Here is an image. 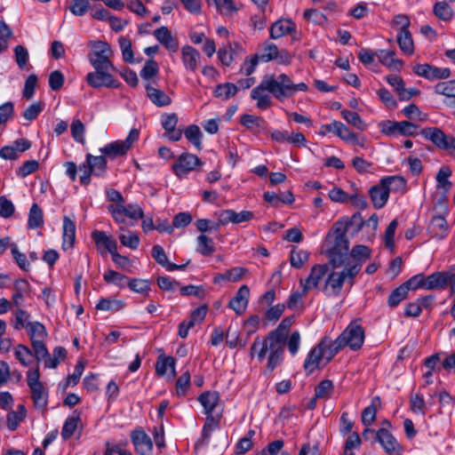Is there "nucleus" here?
I'll return each instance as SVG.
<instances>
[{
	"instance_id": "obj_1",
	"label": "nucleus",
	"mask_w": 455,
	"mask_h": 455,
	"mask_svg": "<svg viewBox=\"0 0 455 455\" xmlns=\"http://www.w3.org/2000/svg\"><path fill=\"white\" fill-rule=\"evenodd\" d=\"M285 341L270 334L263 338H256L251 346L250 355L256 356L259 362L267 358L266 371L272 372L283 361Z\"/></svg>"
},
{
	"instance_id": "obj_2",
	"label": "nucleus",
	"mask_w": 455,
	"mask_h": 455,
	"mask_svg": "<svg viewBox=\"0 0 455 455\" xmlns=\"http://www.w3.org/2000/svg\"><path fill=\"white\" fill-rule=\"evenodd\" d=\"M264 78L267 92L281 101L291 97L299 91L306 92L308 88L305 83L294 84L286 74L270 75Z\"/></svg>"
},
{
	"instance_id": "obj_3",
	"label": "nucleus",
	"mask_w": 455,
	"mask_h": 455,
	"mask_svg": "<svg viewBox=\"0 0 455 455\" xmlns=\"http://www.w3.org/2000/svg\"><path fill=\"white\" fill-rule=\"evenodd\" d=\"M361 270V264H346L341 271H331L326 275L325 282L323 285V291L329 296H339L346 280L353 284L355 276Z\"/></svg>"
},
{
	"instance_id": "obj_4",
	"label": "nucleus",
	"mask_w": 455,
	"mask_h": 455,
	"mask_svg": "<svg viewBox=\"0 0 455 455\" xmlns=\"http://www.w3.org/2000/svg\"><path fill=\"white\" fill-rule=\"evenodd\" d=\"M326 242L330 244L327 253L330 258V262L334 268L340 267L346 263L348 259V240L347 238L345 230L337 228L333 235L327 236Z\"/></svg>"
},
{
	"instance_id": "obj_5",
	"label": "nucleus",
	"mask_w": 455,
	"mask_h": 455,
	"mask_svg": "<svg viewBox=\"0 0 455 455\" xmlns=\"http://www.w3.org/2000/svg\"><path fill=\"white\" fill-rule=\"evenodd\" d=\"M27 382L31 391V398L36 408L44 410L47 406L48 394L40 381L39 368L30 369L27 372Z\"/></svg>"
},
{
	"instance_id": "obj_6",
	"label": "nucleus",
	"mask_w": 455,
	"mask_h": 455,
	"mask_svg": "<svg viewBox=\"0 0 455 455\" xmlns=\"http://www.w3.org/2000/svg\"><path fill=\"white\" fill-rule=\"evenodd\" d=\"M337 339L343 347L358 350L364 341V331L357 321L351 322Z\"/></svg>"
},
{
	"instance_id": "obj_7",
	"label": "nucleus",
	"mask_w": 455,
	"mask_h": 455,
	"mask_svg": "<svg viewBox=\"0 0 455 455\" xmlns=\"http://www.w3.org/2000/svg\"><path fill=\"white\" fill-rule=\"evenodd\" d=\"M139 139V131L132 129L124 140H116L100 148V151L107 157L114 159L124 156Z\"/></svg>"
},
{
	"instance_id": "obj_8",
	"label": "nucleus",
	"mask_w": 455,
	"mask_h": 455,
	"mask_svg": "<svg viewBox=\"0 0 455 455\" xmlns=\"http://www.w3.org/2000/svg\"><path fill=\"white\" fill-rule=\"evenodd\" d=\"M329 267L326 264H316L312 267L308 276L300 280V285L303 288V293L307 294L309 291L317 289L322 280L325 277Z\"/></svg>"
},
{
	"instance_id": "obj_9",
	"label": "nucleus",
	"mask_w": 455,
	"mask_h": 455,
	"mask_svg": "<svg viewBox=\"0 0 455 455\" xmlns=\"http://www.w3.org/2000/svg\"><path fill=\"white\" fill-rule=\"evenodd\" d=\"M202 162L193 154L182 153L172 164V170L176 176L182 178L189 172L196 170V166H201Z\"/></svg>"
},
{
	"instance_id": "obj_10",
	"label": "nucleus",
	"mask_w": 455,
	"mask_h": 455,
	"mask_svg": "<svg viewBox=\"0 0 455 455\" xmlns=\"http://www.w3.org/2000/svg\"><path fill=\"white\" fill-rule=\"evenodd\" d=\"M110 71L111 70L109 69H95L94 72L87 74L86 81L88 84L93 88H100L103 86L117 88L119 86V83L114 79Z\"/></svg>"
},
{
	"instance_id": "obj_11",
	"label": "nucleus",
	"mask_w": 455,
	"mask_h": 455,
	"mask_svg": "<svg viewBox=\"0 0 455 455\" xmlns=\"http://www.w3.org/2000/svg\"><path fill=\"white\" fill-rule=\"evenodd\" d=\"M216 219H220V224L224 226L228 223L240 224L247 222L253 219L254 213L251 211H242L236 212L234 210H221L214 213Z\"/></svg>"
},
{
	"instance_id": "obj_12",
	"label": "nucleus",
	"mask_w": 455,
	"mask_h": 455,
	"mask_svg": "<svg viewBox=\"0 0 455 455\" xmlns=\"http://www.w3.org/2000/svg\"><path fill=\"white\" fill-rule=\"evenodd\" d=\"M375 442L379 443L388 455L396 454L397 451H402L395 436L386 427H381L376 431Z\"/></svg>"
},
{
	"instance_id": "obj_13",
	"label": "nucleus",
	"mask_w": 455,
	"mask_h": 455,
	"mask_svg": "<svg viewBox=\"0 0 455 455\" xmlns=\"http://www.w3.org/2000/svg\"><path fill=\"white\" fill-rule=\"evenodd\" d=\"M131 439L138 453L140 455H153V443L144 431L134 430L131 434Z\"/></svg>"
},
{
	"instance_id": "obj_14",
	"label": "nucleus",
	"mask_w": 455,
	"mask_h": 455,
	"mask_svg": "<svg viewBox=\"0 0 455 455\" xmlns=\"http://www.w3.org/2000/svg\"><path fill=\"white\" fill-rule=\"evenodd\" d=\"M323 345L324 342H319V344L308 353L303 365L307 374H311L315 370L321 368L322 363L323 364L324 363L325 359L320 349Z\"/></svg>"
},
{
	"instance_id": "obj_15",
	"label": "nucleus",
	"mask_w": 455,
	"mask_h": 455,
	"mask_svg": "<svg viewBox=\"0 0 455 455\" xmlns=\"http://www.w3.org/2000/svg\"><path fill=\"white\" fill-rule=\"evenodd\" d=\"M181 60L187 70L196 72L201 60L200 52L190 45H184L181 48Z\"/></svg>"
},
{
	"instance_id": "obj_16",
	"label": "nucleus",
	"mask_w": 455,
	"mask_h": 455,
	"mask_svg": "<svg viewBox=\"0 0 455 455\" xmlns=\"http://www.w3.org/2000/svg\"><path fill=\"white\" fill-rule=\"evenodd\" d=\"M156 39L162 44L169 52H175L179 49V42L174 37L169 28L165 26H162L156 28L154 33Z\"/></svg>"
},
{
	"instance_id": "obj_17",
	"label": "nucleus",
	"mask_w": 455,
	"mask_h": 455,
	"mask_svg": "<svg viewBox=\"0 0 455 455\" xmlns=\"http://www.w3.org/2000/svg\"><path fill=\"white\" fill-rule=\"evenodd\" d=\"M250 296V289L247 285H242L235 296L230 299L228 306L232 308L237 315H242L248 305Z\"/></svg>"
},
{
	"instance_id": "obj_18",
	"label": "nucleus",
	"mask_w": 455,
	"mask_h": 455,
	"mask_svg": "<svg viewBox=\"0 0 455 455\" xmlns=\"http://www.w3.org/2000/svg\"><path fill=\"white\" fill-rule=\"evenodd\" d=\"M369 195L372 204L376 209L383 208L389 197V194L381 180L379 184L370 188Z\"/></svg>"
},
{
	"instance_id": "obj_19",
	"label": "nucleus",
	"mask_w": 455,
	"mask_h": 455,
	"mask_svg": "<svg viewBox=\"0 0 455 455\" xmlns=\"http://www.w3.org/2000/svg\"><path fill=\"white\" fill-rule=\"evenodd\" d=\"M422 135L432 141L437 148L446 149L449 136L445 135L444 132L436 127H430L422 130Z\"/></svg>"
},
{
	"instance_id": "obj_20",
	"label": "nucleus",
	"mask_w": 455,
	"mask_h": 455,
	"mask_svg": "<svg viewBox=\"0 0 455 455\" xmlns=\"http://www.w3.org/2000/svg\"><path fill=\"white\" fill-rule=\"evenodd\" d=\"M62 237L63 250H68L74 245L76 239V225L74 221L68 216L63 218Z\"/></svg>"
},
{
	"instance_id": "obj_21",
	"label": "nucleus",
	"mask_w": 455,
	"mask_h": 455,
	"mask_svg": "<svg viewBox=\"0 0 455 455\" xmlns=\"http://www.w3.org/2000/svg\"><path fill=\"white\" fill-rule=\"evenodd\" d=\"M92 237L98 248L104 247L111 255L117 251V243L105 232L95 230L92 233Z\"/></svg>"
},
{
	"instance_id": "obj_22",
	"label": "nucleus",
	"mask_w": 455,
	"mask_h": 455,
	"mask_svg": "<svg viewBox=\"0 0 455 455\" xmlns=\"http://www.w3.org/2000/svg\"><path fill=\"white\" fill-rule=\"evenodd\" d=\"M320 342H324V345L320 348L325 359L323 365L328 363L343 348L338 339L331 340L330 338L324 337Z\"/></svg>"
},
{
	"instance_id": "obj_23",
	"label": "nucleus",
	"mask_w": 455,
	"mask_h": 455,
	"mask_svg": "<svg viewBox=\"0 0 455 455\" xmlns=\"http://www.w3.org/2000/svg\"><path fill=\"white\" fill-rule=\"evenodd\" d=\"M449 272H435L427 276V290H443L448 286Z\"/></svg>"
},
{
	"instance_id": "obj_24",
	"label": "nucleus",
	"mask_w": 455,
	"mask_h": 455,
	"mask_svg": "<svg viewBox=\"0 0 455 455\" xmlns=\"http://www.w3.org/2000/svg\"><path fill=\"white\" fill-rule=\"evenodd\" d=\"M294 25L289 20H280L272 24L270 28V37L278 39L293 31Z\"/></svg>"
},
{
	"instance_id": "obj_25",
	"label": "nucleus",
	"mask_w": 455,
	"mask_h": 455,
	"mask_svg": "<svg viewBox=\"0 0 455 455\" xmlns=\"http://www.w3.org/2000/svg\"><path fill=\"white\" fill-rule=\"evenodd\" d=\"M146 90L148 97L157 107H164L171 104V98L164 91L150 85H148Z\"/></svg>"
},
{
	"instance_id": "obj_26",
	"label": "nucleus",
	"mask_w": 455,
	"mask_h": 455,
	"mask_svg": "<svg viewBox=\"0 0 455 455\" xmlns=\"http://www.w3.org/2000/svg\"><path fill=\"white\" fill-rule=\"evenodd\" d=\"M380 180L386 187L388 194L390 192L403 193L406 190V180L402 176H388Z\"/></svg>"
},
{
	"instance_id": "obj_27",
	"label": "nucleus",
	"mask_w": 455,
	"mask_h": 455,
	"mask_svg": "<svg viewBox=\"0 0 455 455\" xmlns=\"http://www.w3.org/2000/svg\"><path fill=\"white\" fill-rule=\"evenodd\" d=\"M113 54H89V61L94 68V69H109L115 70L110 59Z\"/></svg>"
},
{
	"instance_id": "obj_28",
	"label": "nucleus",
	"mask_w": 455,
	"mask_h": 455,
	"mask_svg": "<svg viewBox=\"0 0 455 455\" xmlns=\"http://www.w3.org/2000/svg\"><path fill=\"white\" fill-rule=\"evenodd\" d=\"M376 56L381 64L388 68L399 69L403 65L401 60L395 59L394 51L379 50L376 52Z\"/></svg>"
},
{
	"instance_id": "obj_29",
	"label": "nucleus",
	"mask_w": 455,
	"mask_h": 455,
	"mask_svg": "<svg viewBox=\"0 0 455 455\" xmlns=\"http://www.w3.org/2000/svg\"><path fill=\"white\" fill-rule=\"evenodd\" d=\"M219 394L217 392L206 391L201 394L198 401L203 405L205 414H211L219 402Z\"/></svg>"
},
{
	"instance_id": "obj_30",
	"label": "nucleus",
	"mask_w": 455,
	"mask_h": 455,
	"mask_svg": "<svg viewBox=\"0 0 455 455\" xmlns=\"http://www.w3.org/2000/svg\"><path fill=\"white\" fill-rule=\"evenodd\" d=\"M26 329L31 343L37 340H45L47 338L45 327L39 322L28 323Z\"/></svg>"
},
{
	"instance_id": "obj_31",
	"label": "nucleus",
	"mask_w": 455,
	"mask_h": 455,
	"mask_svg": "<svg viewBox=\"0 0 455 455\" xmlns=\"http://www.w3.org/2000/svg\"><path fill=\"white\" fill-rule=\"evenodd\" d=\"M379 403V397L375 396L372 398L371 403L362 411V423L365 427L371 426L375 421L378 411L377 406Z\"/></svg>"
},
{
	"instance_id": "obj_32",
	"label": "nucleus",
	"mask_w": 455,
	"mask_h": 455,
	"mask_svg": "<svg viewBox=\"0 0 455 455\" xmlns=\"http://www.w3.org/2000/svg\"><path fill=\"white\" fill-rule=\"evenodd\" d=\"M80 420L79 413L76 411L66 419L61 431V437L64 440L69 439L75 434Z\"/></svg>"
},
{
	"instance_id": "obj_33",
	"label": "nucleus",
	"mask_w": 455,
	"mask_h": 455,
	"mask_svg": "<svg viewBox=\"0 0 455 455\" xmlns=\"http://www.w3.org/2000/svg\"><path fill=\"white\" fill-rule=\"evenodd\" d=\"M26 412L25 406L19 404L16 411H12L7 414V427L11 431L16 430L19 424L26 418Z\"/></svg>"
},
{
	"instance_id": "obj_34",
	"label": "nucleus",
	"mask_w": 455,
	"mask_h": 455,
	"mask_svg": "<svg viewBox=\"0 0 455 455\" xmlns=\"http://www.w3.org/2000/svg\"><path fill=\"white\" fill-rule=\"evenodd\" d=\"M105 156H94L91 154L86 156V163L90 164L93 171V175L102 176L107 168V161Z\"/></svg>"
},
{
	"instance_id": "obj_35",
	"label": "nucleus",
	"mask_w": 455,
	"mask_h": 455,
	"mask_svg": "<svg viewBox=\"0 0 455 455\" xmlns=\"http://www.w3.org/2000/svg\"><path fill=\"white\" fill-rule=\"evenodd\" d=\"M196 251L203 256H211L215 251L213 240L205 235H200L196 238Z\"/></svg>"
},
{
	"instance_id": "obj_36",
	"label": "nucleus",
	"mask_w": 455,
	"mask_h": 455,
	"mask_svg": "<svg viewBox=\"0 0 455 455\" xmlns=\"http://www.w3.org/2000/svg\"><path fill=\"white\" fill-rule=\"evenodd\" d=\"M170 369L172 371V377H174L175 372V359L172 356H160L157 359L156 364V372L159 376L166 374L167 370Z\"/></svg>"
},
{
	"instance_id": "obj_37",
	"label": "nucleus",
	"mask_w": 455,
	"mask_h": 455,
	"mask_svg": "<svg viewBox=\"0 0 455 455\" xmlns=\"http://www.w3.org/2000/svg\"><path fill=\"white\" fill-rule=\"evenodd\" d=\"M434 14L443 21L451 20L453 17V10L445 1L436 2L433 8Z\"/></svg>"
},
{
	"instance_id": "obj_38",
	"label": "nucleus",
	"mask_w": 455,
	"mask_h": 455,
	"mask_svg": "<svg viewBox=\"0 0 455 455\" xmlns=\"http://www.w3.org/2000/svg\"><path fill=\"white\" fill-rule=\"evenodd\" d=\"M119 230H120V235H119L120 243L124 246L128 247L130 249H132V250L137 249L140 244L139 236L136 234L124 229V228H123V227H121L119 228Z\"/></svg>"
},
{
	"instance_id": "obj_39",
	"label": "nucleus",
	"mask_w": 455,
	"mask_h": 455,
	"mask_svg": "<svg viewBox=\"0 0 455 455\" xmlns=\"http://www.w3.org/2000/svg\"><path fill=\"white\" fill-rule=\"evenodd\" d=\"M44 223L43 211L37 204H33L28 215V226L35 229L40 228Z\"/></svg>"
},
{
	"instance_id": "obj_40",
	"label": "nucleus",
	"mask_w": 455,
	"mask_h": 455,
	"mask_svg": "<svg viewBox=\"0 0 455 455\" xmlns=\"http://www.w3.org/2000/svg\"><path fill=\"white\" fill-rule=\"evenodd\" d=\"M341 116L351 125L355 127L359 131H364L367 127L365 122L361 116L354 111L343 109L340 112Z\"/></svg>"
},
{
	"instance_id": "obj_41",
	"label": "nucleus",
	"mask_w": 455,
	"mask_h": 455,
	"mask_svg": "<svg viewBox=\"0 0 455 455\" xmlns=\"http://www.w3.org/2000/svg\"><path fill=\"white\" fill-rule=\"evenodd\" d=\"M397 43L402 52L405 54H411L413 52V40L409 30L400 31L397 36Z\"/></svg>"
},
{
	"instance_id": "obj_42",
	"label": "nucleus",
	"mask_w": 455,
	"mask_h": 455,
	"mask_svg": "<svg viewBox=\"0 0 455 455\" xmlns=\"http://www.w3.org/2000/svg\"><path fill=\"white\" fill-rule=\"evenodd\" d=\"M185 137L196 147L197 150L202 149L203 134L199 127L196 124L189 125L184 131Z\"/></svg>"
},
{
	"instance_id": "obj_43",
	"label": "nucleus",
	"mask_w": 455,
	"mask_h": 455,
	"mask_svg": "<svg viewBox=\"0 0 455 455\" xmlns=\"http://www.w3.org/2000/svg\"><path fill=\"white\" fill-rule=\"evenodd\" d=\"M14 355L23 366H29L32 363L33 352L25 345L19 344L15 347Z\"/></svg>"
},
{
	"instance_id": "obj_44",
	"label": "nucleus",
	"mask_w": 455,
	"mask_h": 455,
	"mask_svg": "<svg viewBox=\"0 0 455 455\" xmlns=\"http://www.w3.org/2000/svg\"><path fill=\"white\" fill-rule=\"evenodd\" d=\"M309 253L301 249L293 248L290 253V262L291 267L300 268L308 260Z\"/></svg>"
},
{
	"instance_id": "obj_45",
	"label": "nucleus",
	"mask_w": 455,
	"mask_h": 455,
	"mask_svg": "<svg viewBox=\"0 0 455 455\" xmlns=\"http://www.w3.org/2000/svg\"><path fill=\"white\" fill-rule=\"evenodd\" d=\"M451 175V170L447 167H442L436 175V181L438 188H442L444 193H447L452 187L451 182L449 180V177Z\"/></svg>"
},
{
	"instance_id": "obj_46",
	"label": "nucleus",
	"mask_w": 455,
	"mask_h": 455,
	"mask_svg": "<svg viewBox=\"0 0 455 455\" xmlns=\"http://www.w3.org/2000/svg\"><path fill=\"white\" fill-rule=\"evenodd\" d=\"M294 322L293 317L289 316L282 320L276 329L269 331L268 333L286 341L288 338L289 329Z\"/></svg>"
},
{
	"instance_id": "obj_47",
	"label": "nucleus",
	"mask_w": 455,
	"mask_h": 455,
	"mask_svg": "<svg viewBox=\"0 0 455 455\" xmlns=\"http://www.w3.org/2000/svg\"><path fill=\"white\" fill-rule=\"evenodd\" d=\"M214 92L216 97L228 100L236 94L237 86L232 83L221 84L217 85Z\"/></svg>"
},
{
	"instance_id": "obj_48",
	"label": "nucleus",
	"mask_w": 455,
	"mask_h": 455,
	"mask_svg": "<svg viewBox=\"0 0 455 455\" xmlns=\"http://www.w3.org/2000/svg\"><path fill=\"white\" fill-rule=\"evenodd\" d=\"M124 307L123 300L101 299L96 305V308L104 311L117 312Z\"/></svg>"
},
{
	"instance_id": "obj_49",
	"label": "nucleus",
	"mask_w": 455,
	"mask_h": 455,
	"mask_svg": "<svg viewBox=\"0 0 455 455\" xmlns=\"http://www.w3.org/2000/svg\"><path fill=\"white\" fill-rule=\"evenodd\" d=\"M350 256L353 258V262L351 264L358 262L362 265V261L370 259L371 250L365 245H355L353 247Z\"/></svg>"
},
{
	"instance_id": "obj_50",
	"label": "nucleus",
	"mask_w": 455,
	"mask_h": 455,
	"mask_svg": "<svg viewBox=\"0 0 455 455\" xmlns=\"http://www.w3.org/2000/svg\"><path fill=\"white\" fill-rule=\"evenodd\" d=\"M334 387L331 380L323 379L322 380L315 388V397H319L320 399H327L333 393Z\"/></svg>"
},
{
	"instance_id": "obj_51",
	"label": "nucleus",
	"mask_w": 455,
	"mask_h": 455,
	"mask_svg": "<svg viewBox=\"0 0 455 455\" xmlns=\"http://www.w3.org/2000/svg\"><path fill=\"white\" fill-rule=\"evenodd\" d=\"M91 7L89 0H71L69 11L75 16H84Z\"/></svg>"
},
{
	"instance_id": "obj_52",
	"label": "nucleus",
	"mask_w": 455,
	"mask_h": 455,
	"mask_svg": "<svg viewBox=\"0 0 455 455\" xmlns=\"http://www.w3.org/2000/svg\"><path fill=\"white\" fill-rule=\"evenodd\" d=\"M435 92L445 98L455 97V80L438 83L435 86Z\"/></svg>"
},
{
	"instance_id": "obj_53",
	"label": "nucleus",
	"mask_w": 455,
	"mask_h": 455,
	"mask_svg": "<svg viewBox=\"0 0 455 455\" xmlns=\"http://www.w3.org/2000/svg\"><path fill=\"white\" fill-rule=\"evenodd\" d=\"M430 228L435 235L443 237L447 230V221L441 215L435 216L431 220Z\"/></svg>"
},
{
	"instance_id": "obj_54",
	"label": "nucleus",
	"mask_w": 455,
	"mask_h": 455,
	"mask_svg": "<svg viewBox=\"0 0 455 455\" xmlns=\"http://www.w3.org/2000/svg\"><path fill=\"white\" fill-rule=\"evenodd\" d=\"M119 46L122 51L123 59L124 61L128 63H133L134 58H133V52L132 49V42L130 39L121 36L118 40Z\"/></svg>"
},
{
	"instance_id": "obj_55",
	"label": "nucleus",
	"mask_w": 455,
	"mask_h": 455,
	"mask_svg": "<svg viewBox=\"0 0 455 455\" xmlns=\"http://www.w3.org/2000/svg\"><path fill=\"white\" fill-rule=\"evenodd\" d=\"M15 320L13 323V328L15 330H21L23 328H27V324L30 318V315L28 311L21 308H15L13 311Z\"/></svg>"
},
{
	"instance_id": "obj_56",
	"label": "nucleus",
	"mask_w": 455,
	"mask_h": 455,
	"mask_svg": "<svg viewBox=\"0 0 455 455\" xmlns=\"http://www.w3.org/2000/svg\"><path fill=\"white\" fill-rule=\"evenodd\" d=\"M407 294L408 288L403 283L392 291L388 298V305L390 307L397 306L403 299L407 297Z\"/></svg>"
},
{
	"instance_id": "obj_57",
	"label": "nucleus",
	"mask_w": 455,
	"mask_h": 455,
	"mask_svg": "<svg viewBox=\"0 0 455 455\" xmlns=\"http://www.w3.org/2000/svg\"><path fill=\"white\" fill-rule=\"evenodd\" d=\"M103 278L106 283H114L120 287H124L127 284L126 276L114 270H108L104 274Z\"/></svg>"
},
{
	"instance_id": "obj_58",
	"label": "nucleus",
	"mask_w": 455,
	"mask_h": 455,
	"mask_svg": "<svg viewBox=\"0 0 455 455\" xmlns=\"http://www.w3.org/2000/svg\"><path fill=\"white\" fill-rule=\"evenodd\" d=\"M108 210L113 219L117 223H124V212H125V205L124 202L122 203H115L111 204L108 206Z\"/></svg>"
},
{
	"instance_id": "obj_59",
	"label": "nucleus",
	"mask_w": 455,
	"mask_h": 455,
	"mask_svg": "<svg viewBox=\"0 0 455 455\" xmlns=\"http://www.w3.org/2000/svg\"><path fill=\"white\" fill-rule=\"evenodd\" d=\"M190 387V373L183 372L176 381V393L179 396H184Z\"/></svg>"
},
{
	"instance_id": "obj_60",
	"label": "nucleus",
	"mask_w": 455,
	"mask_h": 455,
	"mask_svg": "<svg viewBox=\"0 0 455 455\" xmlns=\"http://www.w3.org/2000/svg\"><path fill=\"white\" fill-rule=\"evenodd\" d=\"M398 226V221L397 220H393L389 225L387 226V228H386V231H385V245L387 249H389L390 251H394L395 249V240H394V237H395V229Z\"/></svg>"
},
{
	"instance_id": "obj_61",
	"label": "nucleus",
	"mask_w": 455,
	"mask_h": 455,
	"mask_svg": "<svg viewBox=\"0 0 455 455\" xmlns=\"http://www.w3.org/2000/svg\"><path fill=\"white\" fill-rule=\"evenodd\" d=\"M221 226L224 225L220 224V219H217L216 222H212V220L207 219H199L196 222V228L202 233L218 230Z\"/></svg>"
},
{
	"instance_id": "obj_62",
	"label": "nucleus",
	"mask_w": 455,
	"mask_h": 455,
	"mask_svg": "<svg viewBox=\"0 0 455 455\" xmlns=\"http://www.w3.org/2000/svg\"><path fill=\"white\" fill-rule=\"evenodd\" d=\"M70 131H71L72 137L74 138V140L76 142H79L82 144L84 143V134L85 127H84V124L79 119H76L72 122L71 126H70Z\"/></svg>"
},
{
	"instance_id": "obj_63",
	"label": "nucleus",
	"mask_w": 455,
	"mask_h": 455,
	"mask_svg": "<svg viewBox=\"0 0 455 455\" xmlns=\"http://www.w3.org/2000/svg\"><path fill=\"white\" fill-rule=\"evenodd\" d=\"M277 51L278 48L275 44L267 43L258 59L264 62L273 60L277 57Z\"/></svg>"
},
{
	"instance_id": "obj_64",
	"label": "nucleus",
	"mask_w": 455,
	"mask_h": 455,
	"mask_svg": "<svg viewBox=\"0 0 455 455\" xmlns=\"http://www.w3.org/2000/svg\"><path fill=\"white\" fill-rule=\"evenodd\" d=\"M127 285L135 292L147 295L150 290L148 281L143 279H132L127 282Z\"/></svg>"
}]
</instances>
